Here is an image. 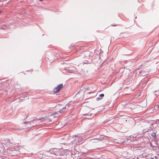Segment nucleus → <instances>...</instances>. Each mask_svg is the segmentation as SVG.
I'll use <instances>...</instances> for the list:
<instances>
[{
	"instance_id": "obj_4",
	"label": "nucleus",
	"mask_w": 159,
	"mask_h": 159,
	"mask_svg": "<svg viewBox=\"0 0 159 159\" xmlns=\"http://www.w3.org/2000/svg\"><path fill=\"white\" fill-rule=\"evenodd\" d=\"M63 86V85L62 84H59L53 89V92L55 93H57L61 89Z\"/></svg>"
},
{
	"instance_id": "obj_1",
	"label": "nucleus",
	"mask_w": 159,
	"mask_h": 159,
	"mask_svg": "<svg viewBox=\"0 0 159 159\" xmlns=\"http://www.w3.org/2000/svg\"><path fill=\"white\" fill-rule=\"evenodd\" d=\"M50 152L53 159H61L62 154L60 149L54 148L50 149Z\"/></svg>"
},
{
	"instance_id": "obj_13",
	"label": "nucleus",
	"mask_w": 159,
	"mask_h": 159,
	"mask_svg": "<svg viewBox=\"0 0 159 159\" xmlns=\"http://www.w3.org/2000/svg\"><path fill=\"white\" fill-rule=\"evenodd\" d=\"M154 108L155 110H157L158 109V106L157 105L155 106Z\"/></svg>"
},
{
	"instance_id": "obj_14",
	"label": "nucleus",
	"mask_w": 159,
	"mask_h": 159,
	"mask_svg": "<svg viewBox=\"0 0 159 159\" xmlns=\"http://www.w3.org/2000/svg\"><path fill=\"white\" fill-rule=\"evenodd\" d=\"M155 148H156V149H157H157H158V147H155Z\"/></svg>"
},
{
	"instance_id": "obj_3",
	"label": "nucleus",
	"mask_w": 159,
	"mask_h": 159,
	"mask_svg": "<svg viewBox=\"0 0 159 159\" xmlns=\"http://www.w3.org/2000/svg\"><path fill=\"white\" fill-rule=\"evenodd\" d=\"M82 140L83 139L81 137H77L73 141L72 143L74 144H76L80 143Z\"/></svg>"
},
{
	"instance_id": "obj_5",
	"label": "nucleus",
	"mask_w": 159,
	"mask_h": 159,
	"mask_svg": "<svg viewBox=\"0 0 159 159\" xmlns=\"http://www.w3.org/2000/svg\"><path fill=\"white\" fill-rule=\"evenodd\" d=\"M66 107L67 106L65 107H63L62 109L59 110V111H57L56 113L60 114L61 115L62 114L64 113L66 111V110L67 108Z\"/></svg>"
},
{
	"instance_id": "obj_10",
	"label": "nucleus",
	"mask_w": 159,
	"mask_h": 159,
	"mask_svg": "<svg viewBox=\"0 0 159 159\" xmlns=\"http://www.w3.org/2000/svg\"><path fill=\"white\" fill-rule=\"evenodd\" d=\"M151 135L152 137L154 138L156 136V134L155 132H152L151 133Z\"/></svg>"
},
{
	"instance_id": "obj_2",
	"label": "nucleus",
	"mask_w": 159,
	"mask_h": 159,
	"mask_svg": "<svg viewBox=\"0 0 159 159\" xmlns=\"http://www.w3.org/2000/svg\"><path fill=\"white\" fill-rule=\"evenodd\" d=\"M152 124L148 122H145L144 124L143 129V133L146 132L151 129V125Z\"/></svg>"
},
{
	"instance_id": "obj_6",
	"label": "nucleus",
	"mask_w": 159,
	"mask_h": 159,
	"mask_svg": "<svg viewBox=\"0 0 159 159\" xmlns=\"http://www.w3.org/2000/svg\"><path fill=\"white\" fill-rule=\"evenodd\" d=\"M84 116H86L85 117V118H87V119H91L93 117H94L95 116V115L94 114H85L84 115Z\"/></svg>"
},
{
	"instance_id": "obj_15",
	"label": "nucleus",
	"mask_w": 159,
	"mask_h": 159,
	"mask_svg": "<svg viewBox=\"0 0 159 159\" xmlns=\"http://www.w3.org/2000/svg\"><path fill=\"white\" fill-rule=\"evenodd\" d=\"M40 1H43V0H39Z\"/></svg>"
},
{
	"instance_id": "obj_7",
	"label": "nucleus",
	"mask_w": 159,
	"mask_h": 159,
	"mask_svg": "<svg viewBox=\"0 0 159 159\" xmlns=\"http://www.w3.org/2000/svg\"><path fill=\"white\" fill-rule=\"evenodd\" d=\"M104 96V94L103 93H102L101 94H100L99 96V97L97 98V100H100L101 99L102 97H103Z\"/></svg>"
},
{
	"instance_id": "obj_16",
	"label": "nucleus",
	"mask_w": 159,
	"mask_h": 159,
	"mask_svg": "<svg viewBox=\"0 0 159 159\" xmlns=\"http://www.w3.org/2000/svg\"><path fill=\"white\" fill-rule=\"evenodd\" d=\"M78 136V135H75V137H77V136Z\"/></svg>"
},
{
	"instance_id": "obj_8",
	"label": "nucleus",
	"mask_w": 159,
	"mask_h": 159,
	"mask_svg": "<svg viewBox=\"0 0 159 159\" xmlns=\"http://www.w3.org/2000/svg\"><path fill=\"white\" fill-rule=\"evenodd\" d=\"M91 140L92 141L93 143H97L99 141L98 138L94 139Z\"/></svg>"
},
{
	"instance_id": "obj_12",
	"label": "nucleus",
	"mask_w": 159,
	"mask_h": 159,
	"mask_svg": "<svg viewBox=\"0 0 159 159\" xmlns=\"http://www.w3.org/2000/svg\"><path fill=\"white\" fill-rule=\"evenodd\" d=\"M136 71L137 73L139 72L140 74V73H141V72L142 71V70L140 71L139 69H136Z\"/></svg>"
},
{
	"instance_id": "obj_11",
	"label": "nucleus",
	"mask_w": 159,
	"mask_h": 159,
	"mask_svg": "<svg viewBox=\"0 0 159 159\" xmlns=\"http://www.w3.org/2000/svg\"><path fill=\"white\" fill-rule=\"evenodd\" d=\"M98 139L99 141L102 140L103 139H104L103 136L102 135H101Z\"/></svg>"
},
{
	"instance_id": "obj_17",
	"label": "nucleus",
	"mask_w": 159,
	"mask_h": 159,
	"mask_svg": "<svg viewBox=\"0 0 159 159\" xmlns=\"http://www.w3.org/2000/svg\"><path fill=\"white\" fill-rule=\"evenodd\" d=\"M1 11H0V13H1Z\"/></svg>"
},
{
	"instance_id": "obj_9",
	"label": "nucleus",
	"mask_w": 159,
	"mask_h": 159,
	"mask_svg": "<svg viewBox=\"0 0 159 159\" xmlns=\"http://www.w3.org/2000/svg\"><path fill=\"white\" fill-rule=\"evenodd\" d=\"M57 112L53 113V115H54V116H53L54 117H57L58 116L61 115L60 114H58L57 113H56Z\"/></svg>"
}]
</instances>
